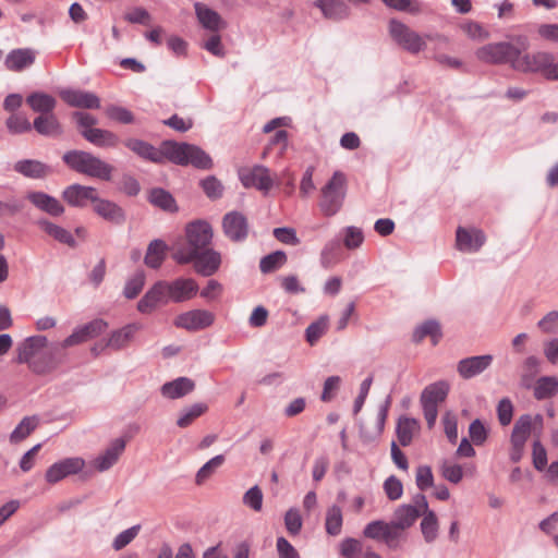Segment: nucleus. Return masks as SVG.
<instances>
[{
    "instance_id": "25",
    "label": "nucleus",
    "mask_w": 558,
    "mask_h": 558,
    "mask_svg": "<svg viewBox=\"0 0 558 558\" xmlns=\"http://www.w3.org/2000/svg\"><path fill=\"white\" fill-rule=\"evenodd\" d=\"M93 209L98 216L109 222L121 225L125 221L124 210L118 204L100 198L98 195L93 203Z\"/></svg>"
},
{
    "instance_id": "9",
    "label": "nucleus",
    "mask_w": 558,
    "mask_h": 558,
    "mask_svg": "<svg viewBox=\"0 0 558 558\" xmlns=\"http://www.w3.org/2000/svg\"><path fill=\"white\" fill-rule=\"evenodd\" d=\"M524 73H539L548 81H558V61L549 51L525 53L524 66L519 65Z\"/></svg>"
},
{
    "instance_id": "31",
    "label": "nucleus",
    "mask_w": 558,
    "mask_h": 558,
    "mask_svg": "<svg viewBox=\"0 0 558 558\" xmlns=\"http://www.w3.org/2000/svg\"><path fill=\"white\" fill-rule=\"evenodd\" d=\"M315 7L328 20L342 21L350 16V8L343 0H316Z\"/></svg>"
},
{
    "instance_id": "26",
    "label": "nucleus",
    "mask_w": 558,
    "mask_h": 558,
    "mask_svg": "<svg viewBox=\"0 0 558 558\" xmlns=\"http://www.w3.org/2000/svg\"><path fill=\"white\" fill-rule=\"evenodd\" d=\"M193 260L196 272L204 277H209L218 270L221 264V256L218 252L206 248L198 252Z\"/></svg>"
},
{
    "instance_id": "42",
    "label": "nucleus",
    "mask_w": 558,
    "mask_h": 558,
    "mask_svg": "<svg viewBox=\"0 0 558 558\" xmlns=\"http://www.w3.org/2000/svg\"><path fill=\"white\" fill-rule=\"evenodd\" d=\"M167 245L161 240H154L149 243L145 255V264L150 268H158L166 257Z\"/></svg>"
},
{
    "instance_id": "45",
    "label": "nucleus",
    "mask_w": 558,
    "mask_h": 558,
    "mask_svg": "<svg viewBox=\"0 0 558 558\" xmlns=\"http://www.w3.org/2000/svg\"><path fill=\"white\" fill-rule=\"evenodd\" d=\"M558 391V379L554 376L541 377L534 387V397L543 400L553 397Z\"/></svg>"
},
{
    "instance_id": "3",
    "label": "nucleus",
    "mask_w": 558,
    "mask_h": 558,
    "mask_svg": "<svg viewBox=\"0 0 558 558\" xmlns=\"http://www.w3.org/2000/svg\"><path fill=\"white\" fill-rule=\"evenodd\" d=\"M64 163L72 170L96 178L102 181H110L113 167L92 153L85 150H69L62 156Z\"/></svg>"
},
{
    "instance_id": "18",
    "label": "nucleus",
    "mask_w": 558,
    "mask_h": 558,
    "mask_svg": "<svg viewBox=\"0 0 558 558\" xmlns=\"http://www.w3.org/2000/svg\"><path fill=\"white\" fill-rule=\"evenodd\" d=\"M97 194L93 186L74 183L63 190L62 198L72 207L84 208L88 203L93 204L96 201Z\"/></svg>"
},
{
    "instance_id": "20",
    "label": "nucleus",
    "mask_w": 558,
    "mask_h": 558,
    "mask_svg": "<svg viewBox=\"0 0 558 558\" xmlns=\"http://www.w3.org/2000/svg\"><path fill=\"white\" fill-rule=\"evenodd\" d=\"M60 343L48 345L43 350L38 361L32 363V371L36 374H46L54 369L62 362V350Z\"/></svg>"
},
{
    "instance_id": "23",
    "label": "nucleus",
    "mask_w": 558,
    "mask_h": 558,
    "mask_svg": "<svg viewBox=\"0 0 558 558\" xmlns=\"http://www.w3.org/2000/svg\"><path fill=\"white\" fill-rule=\"evenodd\" d=\"M124 449L125 440L123 438H116L102 453L93 460V466L98 472L108 471L118 462Z\"/></svg>"
},
{
    "instance_id": "55",
    "label": "nucleus",
    "mask_w": 558,
    "mask_h": 558,
    "mask_svg": "<svg viewBox=\"0 0 558 558\" xmlns=\"http://www.w3.org/2000/svg\"><path fill=\"white\" fill-rule=\"evenodd\" d=\"M440 472L442 477L452 484H458L463 478L462 466L456 463H451L447 460L441 462Z\"/></svg>"
},
{
    "instance_id": "63",
    "label": "nucleus",
    "mask_w": 558,
    "mask_h": 558,
    "mask_svg": "<svg viewBox=\"0 0 558 558\" xmlns=\"http://www.w3.org/2000/svg\"><path fill=\"white\" fill-rule=\"evenodd\" d=\"M361 550V542L352 537L344 538L340 544V554L343 558H356Z\"/></svg>"
},
{
    "instance_id": "44",
    "label": "nucleus",
    "mask_w": 558,
    "mask_h": 558,
    "mask_svg": "<svg viewBox=\"0 0 558 558\" xmlns=\"http://www.w3.org/2000/svg\"><path fill=\"white\" fill-rule=\"evenodd\" d=\"M343 523L342 510L339 506L332 505L327 509L325 529L327 534L337 536L341 533Z\"/></svg>"
},
{
    "instance_id": "49",
    "label": "nucleus",
    "mask_w": 558,
    "mask_h": 558,
    "mask_svg": "<svg viewBox=\"0 0 558 558\" xmlns=\"http://www.w3.org/2000/svg\"><path fill=\"white\" fill-rule=\"evenodd\" d=\"M286 262H287L286 253L282 251H276L271 254L264 256L260 259L259 268H260L262 272L269 274V272L280 268L281 266H283L286 264Z\"/></svg>"
},
{
    "instance_id": "19",
    "label": "nucleus",
    "mask_w": 558,
    "mask_h": 558,
    "mask_svg": "<svg viewBox=\"0 0 558 558\" xmlns=\"http://www.w3.org/2000/svg\"><path fill=\"white\" fill-rule=\"evenodd\" d=\"M47 344L48 339L45 336H32L26 338L17 347V362L28 364L32 369V363L38 361Z\"/></svg>"
},
{
    "instance_id": "41",
    "label": "nucleus",
    "mask_w": 558,
    "mask_h": 558,
    "mask_svg": "<svg viewBox=\"0 0 558 558\" xmlns=\"http://www.w3.org/2000/svg\"><path fill=\"white\" fill-rule=\"evenodd\" d=\"M148 201L156 207L168 211L175 213L178 206L173 196L166 190L156 187L150 190Z\"/></svg>"
},
{
    "instance_id": "38",
    "label": "nucleus",
    "mask_w": 558,
    "mask_h": 558,
    "mask_svg": "<svg viewBox=\"0 0 558 558\" xmlns=\"http://www.w3.org/2000/svg\"><path fill=\"white\" fill-rule=\"evenodd\" d=\"M33 125L39 134L45 136H57L62 133L61 125L53 113L38 116Z\"/></svg>"
},
{
    "instance_id": "27",
    "label": "nucleus",
    "mask_w": 558,
    "mask_h": 558,
    "mask_svg": "<svg viewBox=\"0 0 558 558\" xmlns=\"http://www.w3.org/2000/svg\"><path fill=\"white\" fill-rule=\"evenodd\" d=\"M26 197L36 208L50 216L59 217L64 213L63 205L49 194L44 192H29Z\"/></svg>"
},
{
    "instance_id": "1",
    "label": "nucleus",
    "mask_w": 558,
    "mask_h": 558,
    "mask_svg": "<svg viewBox=\"0 0 558 558\" xmlns=\"http://www.w3.org/2000/svg\"><path fill=\"white\" fill-rule=\"evenodd\" d=\"M124 145L140 157L153 162H161L167 158L181 166L192 165L195 168L206 170L213 167V160L206 151L187 143L165 141L160 149H157L142 140L129 138L124 142Z\"/></svg>"
},
{
    "instance_id": "51",
    "label": "nucleus",
    "mask_w": 558,
    "mask_h": 558,
    "mask_svg": "<svg viewBox=\"0 0 558 558\" xmlns=\"http://www.w3.org/2000/svg\"><path fill=\"white\" fill-rule=\"evenodd\" d=\"M328 322V316L323 315L306 328L305 338L311 345H314L318 341V339L326 332Z\"/></svg>"
},
{
    "instance_id": "46",
    "label": "nucleus",
    "mask_w": 558,
    "mask_h": 558,
    "mask_svg": "<svg viewBox=\"0 0 558 558\" xmlns=\"http://www.w3.org/2000/svg\"><path fill=\"white\" fill-rule=\"evenodd\" d=\"M426 336L432 337L433 344L438 343V341L441 337L440 325L438 322L433 320V319L426 320L422 325H420L413 333L414 341H416V342L421 341Z\"/></svg>"
},
{
    "instance_id": "24",
    "label": "nucleus",
    "mask_w": 558,
    "mask_h": 558,
    "mask_svg": "<svg viewBox=\"0 0 558 558\" xmlns=\"http://www.w3.org/2000/svg\"><path fill=\"white\" fill-rule=\"evenodd\" d=\"M60 96L71 107L84 109H97L100 107L99 98L89 92L64 89L61 90Z\"/></svg>"
},
{
    "instance_id": "16",
    "label": "nucleus",
    "mask_w": 558,
    "mask_h": 558,
    "mask_svg": "<svg viewBox=\"0 0 558 558\" xmlns=\"http://www.w3.org/2000/svg\"><path fill=\"white\" fill-rule=\"evenodd\" d=\"M166 290L169 301L182 303L196 295L198 284L192 278H177L170 282L166 281Z\"/></svg>"
},
{
    "instance_id": "53",
    "label": "nucleus",
    "mask_w": 558,
    "mask_h": 558,
    "mask_svg": "<svg viewBox=\"0 0 558 558\" xmlns=\"http://www.w3.org/2000/svg\"><path fill=\"white\" fill-rule=\"evenodd\" d=\"M390 9L410 14H418L422 11L420 0H381Z\"/></svg>"
},
{
    "instance_id": "56",
    "label": "nucleus",
    "mask_w": 558,
    "mask_h": 558,
    "mask_svg": "<svg viewBox=\"0 0 558 558\" xmlns=\"http://www.w3.org/2000/svg\"><path fill=\"white\" fill-rule=\"evenodd\" d=\"M284 525L289 534L298 535L303 525L302 517L296 508H290L284 514Z\"/></svg>"
},
{
    "instance_id": "5",
    "label": "nucleus",
    "mask_w": 558,
    "mask_h": 558,
    "mask_svg": "<svg viewBox=\"0 0 558 558\" xmlns=\"http://www.w3.org/2000/svg\"><path fill=\"white\" fill-rule=\"evenodd\" d=\"M388 33L397 46L411 54H417L424 51L427 47L425 38H432L429 35H426L425 37L422 36L397 19H391L389 21Z\"/></svg>"
},
{
    "instance_id": "17",
    "label": "nucleus",
    "mask_w": 558,
    "mask_h": 558,
    "mask_svg": "<svg viewBox=\"0 0 558 558\" xmlns=\"http://www.w3.org/2000/svg\"><path fill=\"white\" fill-rule=\"evenodd\" d=\"M494 361L492 354L474 355L462 359L457 364V372L463 379H471L488 369Z\"/></svg>"
},
{
    "instance_id": "64",
    "label": "nucleus",
    "mask_w": 558,
    "mask_h": 558,
    "mask_svg": "<svg viewBox=\"0 0 558 558\" xmlns=\"http://www.w3.org/2000/svg\"><path fill=\"white\" fill-rule=\"evenodd\" d=\"M537 326L545 333H558V311L547 313Z\"/></svg>"
},
{
    "instance_id": "11",
    "label": "nucleus",
    "mask_w": 558,
    "mask_h": 558,
    "mask_svg": "<svg viewBox=\"0 0 558 558\" xmlns=\"http://www.w3.org/2000/svg\"><path fill=\"white\" fill-rule=\"evenodd\" d=\"M239 179L244 187H255L265 193L274 185L269 169L260 165L241 168L239 170Z\"/></svg>"
},
{
    "instance_id": "22",
    "label": "nucleus",
    "mask_w": 558,
    "mask_h": 558,
    "mask_svg": "<svg viewBox=\"0 0 558 558\" xmlns=\"http://www.w3.org/2000/svg\"><path fill=\"white\" fill-rule=\"evenodd\" d=\"M169 302L166 281H157L138 301L137 310L142 314L151 313L159 304Z\"/></svg>"
},
{
    "instance_id": "39",
    "label": "nucleus",
    "mask_w": 558,
    "mask_h": 558,
    "mask_svg": "<svg viewBox=\"0 0 558 558\" xmlns=\"http://www.w3.org/2000/svg\"><path fill=\"white\" fill-rule=\"evenodd\" d=\"M421 532L426 543H433L438 536V518L436 513L429 509L422 510Z\"/></svg>"
},
{
    "instance_id": "37",
    "label": "nucleus",
    "mask_w": 558,
    "mask_h": 558,
    "mask_svg": "<svg viewBox=\"0 0 558 558\" xmlns=\"http://www.w3.org/2000/svg\"><path fill=\"white\" fill-rule=\"evenodd\" d=\"M39 228L45 231L48 235L53 238L56 241L66 244L70 247L76 246V241L73 235L63 227L54 225L47 219H40L37 221Z\"/></svg>"
},
{
    "instance_id": "28",
    "label": "nucleus",
    "mask_w": 558,
    "mask_h": 558,
    "mask_svg": "<svg viewBox=\"0 0 558 558\" xmlns=\"http://www.w3.org/2000/svg\"><path fill=\"white\" fill-rule=\"evenodd\" d=\"M36 59V51L31 48H19L7 54L5 68L13 72H21L29 68Z\"/></svg>"
},
{
    "instance_id": "6",
    "label": "nucleus",
    "mask_w": 558,
    "mask_h": 558,
    "mask_svg": "<svg viewBox=\"0 0 558 558\" xmlns=\"http://www.w3.org/2000/svg\"><path fill=\"white\" fill-rule=\"evenodd\" d=\"M345 197V177L342 172L336 171L331 179L322 189L319 208L322 213L331 217L342 207Z\"/></svg>"
},
{
    "instance_id": "62",
    "label": "nucleus",
    "mask_w": 558,
    "mask_h": 558,
    "mask_svg": "<svg viewBox=\"0 0 558 558\" xmlns=\"http://www.w3.org/2000/svg\"><path fill=\"white\" fill-rule=\"evenodd\" d=\"M243 504L254 511H260L263 507L262 489L257 485L251 487L243 496Z\"/></svg>"
},
{
    "instance_id": "13",
    "label": "nucleus",
    "mask_w": 558,
    "mask_h": 558,
    "mask_svg": "<svg viewBox=\"0 0 558 558\" xmlns=\"http://www.w3.org/2000/svg\"><path fill=\"white\" fill-rule=\"evenodd\" d=\"M225 235L233 242H243L248 236L250 225L247 218L241 211H229L222 218Z\"/></svg>"
},
{
    "instance_id": "60",
    "label": "nucleus",
    "mask_w": 558,
    "mask_h": 558,
    "mask_svg": "<svg viewBox=\"0 0 558 558\" xmlns=\"http://www.w3.org/2000/svg\"><path fill=\"white\" fill-rule=\"evenodd\" d=\"M205 194L213 199L220 198L223 193V186L216 177H207L201 182Z\"/></svg>"
},
{
    "instance_id": "8",
    "label": "nucleus",
    "mask_w": 558,
    "mask_h": 558,
    "mask_svg": "<svg viewBox=\"0 0 558 558\" xmlns=\"http://www.w3.org/2000/svg\"><path fill=\"white\" fill-rule=\"evenodd\" d=\"M363 536L384 543L390 549H397L403 539L392 521L374 520L363 529Z\"/></svg>"
},
{
    "instance_id": "21",
    "label": "nucleus",
    "mask_w": 558,
    "mask_h": 558,
    "mask_svg": "<svg viewBox=\"0 0 558 558\" xmlns=\"http://www.w3.org/2000/svg\"><path fill=\"white\" fill-rule=\"evenodd\" d=\"M485 235L478 229H465L459 227L456 233V245L460 252H477L485 243Z\"/></svg>"
},
{
    "instance_id": "32",
    "label": "nucleus",
    "mask_w": 558,
    "mask_h": 558,
    "mask_svg": "<svg viewBox=\"0 0 558 558\" xmlns=\"http://www.w3.org/2000/svg\"><path fill=\"white\" fill-rule=\"evenodd\" d=\"M82 136L101 148L116 147L119 144V137L111 131L104 129H88L81 131Z\"/></svg>"
},
{
    "instance_id": "29",
    "label": "nucleus",
    "mask_w": 558,
    "mask_h": 558,
    "mask_svg": "<svg viewBox=\"0 0 558 558\" xmlns=\"http://www.w3.org/2000/svg\"><path fill=\"white\" fill-rule=\"evenodd\" d=\"M194 9L196 17L204 28L210 32H219L226 27V22L222 20L220 14L208 5L195 2Z\"/></svg>"
},
{
    "instance_id": "12",
    "label": "nucleus",
    "mask_w": 558,
    "mask_h": 558,
    "mask_svg": "<svg viewBox=\"0 0 558 558\" xmlns=\"http://www.w3.org/2000/svg\"><path fill=\"white\" fill-rule=\"evenodd\" d=\"M108 323L101 318L94 319L73 330V332L61 342V348H70L94 339L106 331Z\"/></svg>"
},
{
    "instance_id": "58",
    "label": "nucleus",
    "mask_w": 558,
    "mask_h": 558,
    "mask_svg": "<svg viewBox=\"0 0 558 558\" xmlns=\"http://www.w3.org/2000/svg\"><path fill=\"white\" fill-rule=\"evenodd\" d=\"M364 241V234L360 228L347 227L344 229L343 244L349 250H354L361 246Z\"/></svg>"
},
{
    "instance_id": "15",
    "label": "nucleus",
    "mask_w": 558,
    "mask_h": 558,
    "mask_svg": "<svg viewBox=\"0 0 558 558\" xmlns=\"http://www.w3.org/2000/svg\"><path fill=\"white\" fill-rule=\"evenodd\" d=\"M143 329L141 323H129L118 329L112 330L105 340V347L112 351H122L128 349L134 341L137 332Z\"/></svg>"
},
{
    "instance_id": "48",
    "label": "nucleus",
    "mask_w": 558,
    "mask_h": 558,
    "mask_svg": "<svg viewBox=\"0 0 558 558\" xmlns=\"http://www.w3.org/2000/svg\"><path fill=\"white\" fill-rule=\"evenodd\" d=\"M225 456L218 454L208 460L196 473L195 482L197 485L205 483L215 472L225 463Z\"/></svg>"
},
{
    "instance_id": "2",
    "label": "nucleus",
    "mask_w": 558,
    "mask_h": 558,
    "mask_svg": "<svg viewBox=\"0 0 558 558\" xmlns=\"http://www.w3.org/2000/svg\"><path fill=\"white\" fill-rule=\"evenodd\" d=\"M515 41L517 46L507 41L487 44L478 48L475 54L483 62L490 64L509 63L513 70L524 72L523 69L518 66H524L525 54L522 56L521 52L529 48V40L524 36H519Z\"/></svg>"
},
{
    "instance_id": "40",
    "label": "nucleus",
    "mask_w": 558,
    "mask_h": 558,
    "mask_svg": "<svg viewBox=\"0 0 558 558\" xmlns=\"http://www.w3.org/2000/svg\"><path fill=\"white\" fill-rule=\"evenodd\" d=\"M26 101L35 112L40 114L52 113L57 104L52 96L40 92L31 94Z\"/></svg>"
},
{
    "instance_id": "35",
    "label": "nucleus",
    "mask_w": 558,
    "mask_h": 558,
    "mask_svg": "<svg viewBox=\"0 0 558 558\" xmlns=\"http://www.w3.org/2000/svg\"><path fill=\"white\" fill-rule=\"evenodd\" d=\"M417 420L401 416L397 423V437L401 446L407 447L412 442L413 437L420 432Z\"/></svg>"
},
{
    "instance_id": "52",
    "label": "nucleus",
    "mask_w": 558,
    "mask_h": 558,
    "mask_svg": "<svg viewBox=\"0 0 558 558\" xmlns=\"http://www.w3.org/2000/svg\"><path fill=\"white\" fill-rule=\"evenodd\" d=\"M145 274L144 271L140 270L136 271L125 283L123 289V295L129 299H135L140 292L142 291L144 284H145Z\"/></svg>"
},
{
    "instance_id": "7",
    "label": "nucleus",
    "mask_w": 558,
    "mask_h": 558,
    "mask_svg": "<svg viewBox=\"0 0 558 558\" xmlns=\"http://www.w3.org/2000/svg\"><path fill=\"white\" fill-rule=\"evenodd\" d=\"M422 510H427V499L423 494H416L412 498V504H403L395 509L391 521L402 537L404 531L413 526L421 517Z\"/></svg>"
},
{
    "instance_id": "30",
    "label": "nucleus",
    "mask_w": 558,
    "mask_h": 558,
    "mask_svg": "<svg viewBox=\"0 0 558 558\" xmlns=\"http://www.w3.org/2000/svg\"><path fill=\"white\" fill-rule=\"evenodd\" d=\"M534 425H538L542 428L543 416L541 414H536L534 417L530 414L519 416L514 423L510 439L526 444Z\"/></svg>"
},
{
    "instance_id": "4",
    "label": "nucleus",
    "mask_w": 558,
    "mask_h": 558,
    "mask_svg": "<svg viewBox=\"0 0 558 558\" xmlns=\"http://www.w3.org/2000/svg\"><path fill=\"white\" fill-rule=\"evenodd\" d=\"M186 244L179 246L173 253V259L179 264L192 262L197 253L206 250L213 239V229L206 221H194L187 225Z\"/></svg>"
},
{
    "instance_id": "57",
    "label": "nucleus",
    "mask_w": 558,
    "mask_h": 558,
    "mask_svg": "<svg viewBox=\"0 0 558 558\" xmlns=\"http://www.w3.org/2000/svg\"><path fill=\"white\" fill-rule=\"evenodd\" d=\"M141 530V525H133L130 529H126L119 533L113 542L112 547L114 550H121L125 546H128L138 534Z\"/></svg>"
},
{
    "instance_id": "43",
    "label": "nucleus",
    "mask_w": 558,
    "mask_h": 558,
    "mask_svg": "<svg viewBox=\"0 0 558 558\" xmlns=\"http://www.w3.org/2000/svg\"><path fill=\"white\" fill-rule=\"evenodd\" d=\"M341 245L340 241L332 239L328 241L320 252V265L328 269L336 265L340 259Z\"/></svg>"
},
{
    "instance_id": "10",
    "label": "nucleus",
    "mask_w": 558,
    "mask_h": 558,
    "mask_svg": "<svg viewBox=\"0 0 558 558\" xmlns=\"http://www.w3.org/2000/svg\"><path fill=\"white\" fill-rule=\"evenodd\" d=\"M215 322V314L207 310H191L178 315L173 324L187 331H198L210 327Z\"/></svg>"
},
{
    "instance_id": "50",
    "label": "nucleus",
    "mask_w": 558,
    "mask_h": 558,
    "mask_svg": "<svg viewBox=\"0 0 558 558\" xmlns=\"http://www.w3.org/2000/svg\"><path fill=\"white\" fill-rule=\"evenodd\" d=\"M207 411V405L204 403H195L189 408L182 410L177 424L179 427H187L193 423V421L199 417Z\"/></svg>"
},
{
    "instance_id": "36",
    "label": "nucleus",
    "mask_w": 558,
    "mask_h": 558,
    "mask_svg": "<svg viewBox=\"0 0 558 558\" xmlns=\"http://www.w3.org/2000/svg\"><path fill=\"white\" fill-rule=\"evenodd\" d=\"M449 392V384L445 380L436 381L424 388L421 395V403L438 405L442 402Z\"/></svg>"
},
{
    "instance_id": "34",
    "label": "nucleus",
    "mask_w": 558,
    "mask_h": 558,
    "mask_svg": "<svg viewBox=\"0 0 558 558\" xmlns=\"http://www.w3.org/2000/svg\"><path fill=\"white\" fill-rule=\"evenodd\" d=\"M14 170L32 179L45 178L50 172V168L47 165L34 159H24L15 162Z\"/></svg>"
},
{
    "instance_id": "33",
    "label": "nucleus",
    "mask_w": 558,
    "mask_h": 558,
    "mask_svg": "<svg viewBox=\"0 0 558 558\" xmlns=\"http://www.w3.org/2000/svg\"><path fill=\"white\" fill-rule=\"evenodd\" d=\"M195 384L187 377H179L161 386V395L168 399H179L194 390Z\"/></svg>"
},
{
    "instance_id": "61",
    "label": "nucleus",
    "mask_w": 558,
    "mask_h": 558,
    "mask_svg": "<svg viewBox=\"0 0 558 558\" xmlns=\"http://www.w3.org/2000/svg\"><path fill=\"white\" fill-rule=\"evenodd\" d=\"M7 128L12 134H22L31 131V122L23 116L12 114L7 120Z\"/></svg>"
},
{
    "instance_id": "54",
    "label": "nucleus",
    "mask_w": 558,
    "mask_h": 558,
    "mask_svg": "<svg viewBox=\"0 0 558 558\" xmlns=\"http://www.w3.org/2000/svg\"><path fill=\"white\" fill-rule=\"evenodd\" d=\"M24 208L23 201L10 196L5 199H0V218L14 217L20 214Z\"/></svg>"
},
{
    "instance_id": "14",
    "label": "nucleus",
    "mask_w": 558,
    "mask_h": 558,
    "mask_svg": "<svg viewBox=\"0 0 558 558\" xmlns=\"http://www.w3.org/2000/svg\"><path fill=\"white\" fill-rule=\"evenodd\" d=\"M84 466L85 460L83 458H65L50 465L46 471L45 478L49 484H56L69 475L80 473Z\"/></svg>"
},
{
    "instance_id": "47",
    "label": "nucleus",
    "mask_w": 558,
    "mask_h": 558,
    "mask_svg": "<svg viewBox=\"0 0 558 558\" xmlns=\"http://www.w3.org/2000/svg\"><path fill=\"white\" fill-rule=\"evenodd\" d=\"M37 425H38L37 416L24 417L11 433V435H10L11 442H20L21 440L25 439L37 427Z\"/></svg>"
},
{
    "instance_id": "59",
    "label": "nucleus",
    "mask_w": 558,
    "mask_h": 558,
    "mask_svg": "<svg viewBox=\"0 0 558 558\" xmlns=\"http://www.w3.org/2000/svg\"><path fill=\"white\" fill-rule=\"evenodd\" d=\"M384 490L388 499L395 501L402 497L403 485L399 478L391 475L384 482Z\"/></svg>"
}]
</instances>
